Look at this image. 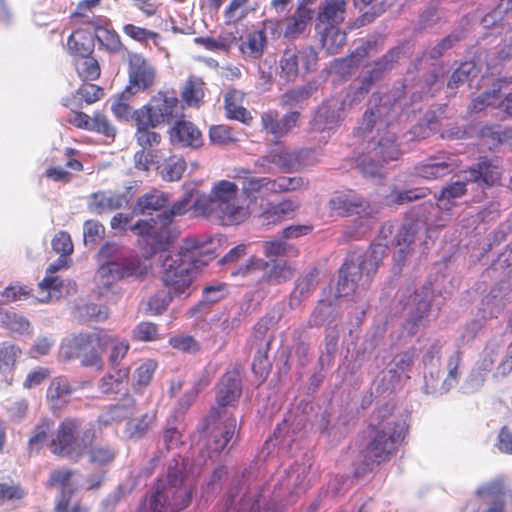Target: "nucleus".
<instances>
[{
    "instance_id": "f257e3e1",
    "label": "nucleus",
    "mask_w": 512,
    "mask_h": 512,
    "mask_svg": "<svg viewBox=\"0 0 512 512\" xmlns=\"http://www.w3.org/2000/svg\"><path fill=\"white\" fill-rule=\"evenodd\" d=\"M193 208L197 214L217 219L225 225L240 224L253 212L241 203L238 185L229 180L214 182L208 194L197 196Z\"/></svg>"
},
{
    "instance_id": "f03ea898",
    "label": "nucleus",
    "mask_w": 512,
    "mask_h": 512,
    "mask_svg": "<svg viewBox=\"0 0 512 512\" xmlns=\"http://www.w3.org/2000/svg\"><path fill=\"white\" fill-rule=\"evenodd\" d=\"M212 259V254L204 251L198 240H184L178 252L166 255L163 260L161 278L169 294H186L192 283L193 270Z\"/></svg>"
},
{
    "instance_id": "7ed1b4c3",
    "label": "nucleus",
    "mask_w": 512,
    "mask_h": 512,
    "mask_svg": "<svg viewBox=\"0 0 512 512\" xmlns=\"http://www.w3.org/2000/svg\"><path fill=\"white\" fill-rule=\"evenodd\" d=\"M320 154L314 150H303L298 153L280 152L271 156V161L286 168H292L296 164L301 166H310L319 161ZM269 161L264 158L256 162L253 171L240 168L236 177L242 181V191L250 202L258 197L264 198L271 194L277 193L276 179L269 177L250 176L252 173H268L270 167L267 165Z\"/></svg>"
},
{
    "instance_id": "20e7f679",
    "label": "nucleus",
    "mask_w": 512,
    "mask_h": 512,
    "mask_svg": "<svg viewBox=\"0 0 512 512\" xmlns=\"http://www.w3.org/2000/svg\"><path fill=\"white\" fill-rule=\"evenodd\" d=\"M111 349L109 359L117 363L126 355L129 344L125 340L113 338L104 332L79 334L61 345L60 354L65 359L80 358L85 366H97L101 362L104 347Z\"/></svg>"
},
{
    "instance_id": "39448f33",
    "label": "nucleus",
    "mask_w": 512,
    "mask_h": 512,
    "mask_svg": "<svg viewBox=\"0 0 512 512\" xmlns=\"http://www.w3.org/2000/svg\"><path fill=\"white\" fill-rule=\"evenodd\" d=\"M374 420L377 421L378 432L367 453L373 461L381 463L397 450L407 434L408 426L405 419L394 415L388 406L378 410Z\"/></svg>"
},
{
    "instance_id": "423d86ee",
    "label": "nucleus",
    "mask_w": 512,
    "mask_h": 512,
    "mask_svg": "<svg viewBox=\"0 0 512 512\" xmlns=\"http://www.w3.org/2000/svg\"><path fill=\"white\" fill-rule=\"evenodd\" d=\"M151 268L149 256L124 258L102 264L94 276L93 294L107 300L115 295V285L125 277H141Z\"/></svg>"
},
{
    "instance_id": "0eeeda50",
    "label": "nucleus",
    "mask_w": 512,
    "mask_h": 512,
    "mask_svg": "<svg viewBox=\"0 0 512 512\" xmlns=\"http://www.w3.org/2000/svg\"><path fill=\"white\" fill-rule=\"evenodd\" d=\"M191 198L192 194L187 193L183 199L174 203L172 207L166 208L161 214H158V218L161 221L160 224L154 219L151 220L153 224L149 221H139L131 226L130 229L146 237V243L151 246L153 253H156L158 250H165L171 237L167 223L174 217L185 214L192 207Z\"/></svg>"
},
{
    "instance_id": "6e6552de",
    "label": "nucleus",
    "mask_w": 512,
    "mask_h": 512,
    "mask_svg": "<svg viewBox=\"0 0 512 512\" xmlns=\"http://www.w3.org/2000/svg\"><path fill=\"white\" fill-rule=\"evenodd\" d=\"M190 500V485L183 481L180 471H170L167 486L153 495L151 508L154 512H177L187 507Z\"/></svg>"
},
{
    "instance_id": "1a4fd4ad",
    "label": "nucleus",
    "mask_w": 512,
    "mask_h": 512,
    "mask_svg": "<svg viewBox=\"0 0 512 512\" xmlns=\"http://www.w3.org/2000/svg\"><path fill=\"white\" fill-rule=\"evenodd\" d=\"M78 423L76 420L66 419L59 425L50 443L51 452L59 456L78 458L88 448L90 431L84 432L81 437L76 436Z\"/></svg>"
},
{
    "instance_id": "9d476101",
    "label": "nucleus",
    "mask_w": 512,
    "mask_h": 512,
    "mask_svg": "<svg viewBox=\"0 0 512 512\" xmlns=\"http://www.w3.org/2000/svg\"><path fill=\"white\" fill-rule=\"evenodd\" d=\"M178 98L174 92H158L148 104L135 111V121L142 125L158 126L170 122L177 109Z\"/></svg>"
},
{
    "instance_id": "9b49d317",
    "label": "nucleus",
    "mask_w": 512,
    "mask_h": 512,
    "mask_svg": "<svg viewBox=\"0 0 512 512\" xmlns=\"http://www.w3.org/2000/svg\"><path fill=\"white\" fill-rule=\"evenodd\" d=\"M67 45L76 56L74 64L79 77L84 81L96 80L100 76V67L90 56L93 47L91 37L84 31H76L69 37Z\"/></svg>"
},
{
    "instance_id": "f8f14e48",
    "label": "nucleus",
    "mask_w": 512,
    "mask_h": 512,
    "mask_svg": "<svg viewBox=\"0 0 512 512\" xmlns=\"http://www.w3.org/2000/svg\"><path fill=\"white\" fill-rule=\"evenodd\" d=\"M385 252V247L381 244L374 245L371 250V255L368 261H363L360 266L353 263H345L340 270V278L335 292V298L348 296L355 291L356 281L360 279L362 273L369 276L377 269L376 259L382 256Z\"/></svg>"
},
{
    "instance_id": "ddd939ff",
    "label": "nucleus",
    "mask_w": 512,
    "mask_h": 512,
    "mask_svg": "<svg viewBox=\"0 0 512 512\" xmlns=\"http://www.w3.org/2000/svg\"><path fill=\"white\" fill-rule=\"evenodd\" d=\"M128 63L129 84L126 87V93L134 95L149 89L156 78L155 67L142 55L132 52L128 54Z\"/></svg>"
},
{
    "instance_id": "4468645a",
    "label": "nucleus",
    "mask_w": 512,
    "mask_h": 512,
    "mask_svg": "<svg viewBox=\"0 0 512 512\" xmlns=\"http://www.w3.org/2000/svg\"><path fill=\"white\" fill-rule=\"evenodd\" d=\"M317 61V53L311 47L300 50L289 48L283 53L280 67L286 78L291 80L300 74L313 70L317 65Z\"/></svg>"
},
{
    "instance_id": "2eb2a0df",
    "label": "nucleus",
    "mask_w": 512,
    "mask_h": 512,
    "mask_svg": "<svg viewBox=\"0 0 512 512\" xmlns=\"http://www.w3.org/2000/svg\"><path fill=\"white\" fill-rule=\"evenodd\" d=\"M217 416L212 415V421L208 429L212 440V449L221 451L232 439L236 430V419L230 415L215 411Z\"/></svg>"
},
{
    "instance_id": "dca6fc26",
    "label": "nucleus",
    "mask_w": 512,
    "mask_h": 512,
    "mask_svg": "<svg viewBox=\"0 0 512 512\" xmlns=\"http://www.w3.org/2000/svg\"><path fill=\"white\" fill-rule=\"evenodd\" d=\"M129 200L130 198L126 193L101 190L89 197L87 205L90 212L103 214L121 209L129 203Z\"/></svg>"
},
{
    "instance_id": "f3484780",
    "label": "nucleus",
    "mask_w": 512,
    "mask_h": 512,
    "mask_svg": "<svg viewBox=\"0 0 512 512\" xmlns=\"http://www.w3.org/2000/svg\"><path fill=\"white\" fill-rule=\"evenodd\" d=\"M66 265V260L61 256L55 263L49 265L46 270L45 278L39 283L36 299L39 302L46 303L61 296V281L55 273Z\"/></svg>"
},
{
    "instance_id": "a211bd4d",
    "label": "nucleus",
    "mask_w": 512,
    "mask_h": 512,
    "mask_svg": "<svg viewBox=\"0 0 512 512\" xmlns=\"http://www.w3.org/2000/svg\"><path fill=\"white\" fill-rule=\"evenodd\" d=\"M68 122L78 128L102 133L107 137L115 135L114 127L109 123L106 116L96 113L93 117L82 112H72L68 118Z\"/></svg>"
},
{
    "instance_id": "6ab92c4d",
    "label": "nucleus",
    "mask_w": 512,
    "mask_h": 512,
    "mask_svg": "<svg viewBox=\"0 0 512 512\" xmlns=\"http://www.w3.org/2000/svg\"><path fill=\"white\" fill-rule=\"evenodd\" d=\"M171 140L182 147L199 148L203 144L200 130L186 120H180L171 129Z\"/></svg>"
},
{
    "instance_id": "aec40b11",
    "label": "nucleus",
    "mask_w": 512,
    "mask_h": 512,
    "mask_svg": "<svg viewBox=\"0 0 512 512\" xmlns=\"http://www.w3.org/2000/svg\"><path fill=\"white\" fill-rule=\"evenodd\" d=\"M299 121V113L291 112L278 120V115L274 111L266 112L262 115L263 128L271 133L275 138H280L288 134L295 128Z\"/></svg>"
},
{
    "instance_id": "412c9836",
    "label": "nucleus",
    "mask_w": 512,
    "mask_h": 512,
    "mask_svg": "<svg viewBox=\"0 0 512 512\" xmlns=\"http://www.w3.org/2000/svg\"><path fill=\"white\" fill-rule=\"evenodd\" d=\"M240 381V375L236 371L228 372L223 376L216 394V403L220 408L233 404L240 397Z\"/></svg>"
},
{
    "instance_id": "4be33fe9",
    "label": "nucleus",
    "mask_w": 512,
    "mask_h": 512,
    "mask_svg": "<svg viewBox=\"0 0 512 512\" xmlns=\"http://www.w3.org/2000/svg\"><path fill=\"white\" fill-rule=\"evenodd\" d=\"M375 156L383 158L384 161L396 160L400 155V149L395 142V135L382 123L377 124V135L373 136Z\"/></svg>"
},
{
    "instance_id": "5701e85b",
    "label": "nucleus",
    "mask_w": 512,
    "mask_h": 512,
    "mask_svg": "<svg viewBox=\"0 0 512 512\" xmlns=\"http://www.w3.org/2000/svg\"><path fill=\"white\" fill-rule=\"evenodd\" d=\"M345 0H324L319 5L317 27L321 31L322 25H339L346 16Z\"/></svg>"
},
{
    "instance_id": "b1692460",
    "label": "nucleus",
    "mask_w": 512,
    "mask_h": 512,
    "mask_svg": "<svg viewBox=\"0 0 512 512\" xmlns=\"http://www.w3.org/2000/svg\"><path fill=\"white\" fill-rule=\"evenodd\" d=\"M458 166L452 157L430 158L415 168L416 174L425 179H436L452 172Z\"/></svg>"
},
{
    "instance_id": "393cba45",
    "label": "nucleus",
    "mask_w": 512,
    "mask_h": 512,
    "mask_svg": "<svg viewBox=\"0 0 512 512\" xmlns=\"http://www.w3.org/2000/svg\"><path fill=\"white\" fill-rule=\"evenodd\" d=\"M313 10L306 5H299L284 24V36L295 39L302 35L313 18Z\"/></svg>"
},
{
    "instance_id": "a878e982",
    "label": "nucleus",
    "mask_w": 512,
    "mask_h": 512,
    "mask_svg": "<svg viewBox=\"0 0 512 512\" xmlns=\"http://www.w3.org/2000/svg\"><path fill=\"white\" fill-rule=\"evenodd\" d=\"M500 107L507 116H512V93L501 100L499 91L485 92L473 100L472 109L476 112L482 111L485 107Z\"/></svg>"
},
{
    "instance_id": "bb28decb",
    "label": "nucleus",
    "mask_w": 512,
    "mask_h": 512,
    "mask_svg": "<svg viewBox=\"0 0 512 512\" xmlns=\"http://www.w3.org/2000/svg\"><path fill=\"white\" fill-rule=\"evenodd\" d=\"M244 94L237 90L228 92L225 96V109L228 118L239 120L248 124L252 117L250 113L242 106Z\"/></svg>"
},
{
    "instance_id": "cd10ccee",
    "label": "nucleus",
    "mask_w": 512,
    "mask_h": 512,
    "mask_svg": "<svg viewBox=\"0 0 512 512\" xmlns=\"http://www.w3.org/2000/svg\"><path fill=\"white\" fill-rule=\"evenodd\" d=\"M167 202L166 194L153 191L138 199L134 211L140 214H152V212L157 211L161 214L166 209Z\"/></svg>"
},
{
    "instance_id": "c85d7f7f",
    "label": "nucleus",
    "mask_w": 512,
    "mask_h": 512,
    "mask_svg": "<svg viewBox=\"0 0 512 512\" xmlns=\"http://www.w3.org/2000/svg\"><path fill=\"white\" fill-rule=\"evenodd\" d=\"M340 114L336 111V104L328 102L319 108L313 120V128L319 131L332 130L339 122Z\"/></svg>"
},
{
    "instance_id": "c756f323",
    "label": "nucleus",
    "mask_w": 512,
    "mask_h": 512,
    "mask_svg": "<svg viewBox=\"0 0 512 512\" xmlns=\"http://www.w3.org/2000/svg\"><path fill=\"white\" fill-rule=\"evenodd\" d=\"M464 178L467 181L482 182L489 186L500 179V171L496 166H492L490 163L481 162L478 165V169H470L465 172Z\"/></svg>"
},
{
    "instance_id": "7c9ffc66",
    "label": "nucleus",
    "mask_w": 512,
    "mask_h": 512,
    "mask_svg": "<svg viewBox=\"0 0 512 512\" xmlns=\"http://www.w3.org/2000/svg\"><path fill=\"white\" fill-rule=\"evenodd\" d=\"M267 39L263 31H254L247 35L240 45V51L249 58H259L266 47Z\"/></svg>"
},
{
    "instance_id": "2f4dec72",
    "label": "nucleus",
    "mask_w": 512,
    "mask_h": 512,
    "mask_svg": "<svg viewBox=\"0 0 512 512\" xmlns=\"http://www.w3.org/2000/svg\"><path fill=\"white\" fill-rule=\"evenodd\" d=\"M88 455L91 463L95 465H106L111 463L115 457V450L103 444L94 443V434L90 433L88 438Z\"/></svg>"
},
{
    "instance_id": "473e14b6",
    "label": "nucleus",
    "mask_w": 512,
    "mask_h": 512,
    "mask_svg": "<svg viewBox=\"0 0 512 512\" xmlns=\"http://www.w3.org/2000/svg\"><path fill=\"white\" fill-rule=\"evenodd\" d=\"M22 351L14 344L4 342L0 344V373L4 376L11 374L21 357Z\"/></svg>"
},
{
    "instance_id": "72a5a7b5",
    "label": "nucleus",
    "mask_w": 512,
    "mask_h": 512,
    "mask_svg": "<svg viewBox=\"0 0 512 512\" xmlns=\"http://www.w3.org/2000/svg\"><path fill=\"white\" fill-rule=\"evenodd\" d=\"M323 31L321 41L328 53H335L346 42V34L341 31L338 25H322Z\"/></svg>"
},
{
    "instance_id": "f704fd0d",
    "label": "nucleus",
    "mask_w": 512,
    "mask_h": 512,
    "mask_svg": "<svg viewBox=\"0 0 512 512\" xmlns=\"http://www.w3.org/2000/svg\"><path fill=\"white\" fill-rule=\"evenodd\" d=\"M70 393L71 388L68 380L59 377L51 381L47 390V398L53 406H58L68 400Z\"/></svg>"
},
{
    "instance_id": "c9c22d12",
    "label": "nucleus",
    "mask_w": 512,
    "mask_h": 512,
    "mask_svg": "<svg viewBox=\"0 0 512 512\" xmlns=\"http://www.w3.org/2000/svg\"><path fill=\"white\" fill-rule=\"evenodd\" d=\"M185 169L186 162L184 159L172 156L162 164L160 174L166 181H177L182 177Z\"/></svg>"
},
{
    "instance_id": "e433bc0d",
    "label": "nucleus",
    "mask_w": 512,
    "mask_h": 512,
    "mask_svg": "<svg viewBox=\"0 0 512 512\" xmlns=\"http://www.w3.org/2000/svg\"><path fill=\"white\" fill-rule=\"evenodd\" d=\"M465 192V184L462 181H456L452 185L445 187L438 198V208L449 211L454 206V200L461 197Z\"/></svg>"
},
{
    "instance_id": "4c0bfd02",
    "label": "nucleus",
    "mask_w": 512,
    "mask_h": 512,
    "mask_svg": "<svg viewBox=\"0 0 512 512\" xmlns=\"http://www.w3.org/2000/svg\"><path fill=\"white\" fill-rule=\"evenodd\" d=\"M204 96L203 82L199 78H190L183 90L182 98L188 106H198Z\"/></svg>"
},
{
    "instance_id": "58836bf2",
    "label": "nucleus",
    "mask_w": 512,
    "mask_h": 512,
    "mask_svg": "<svg viewBox=\"0 0 512 512\" xmlns=\"http://www.w3.org/2000/svg\"><path fill=\"white\" fill-rule=\"evenodd\" d=\"M153 421L154 415L148 413L130 419L126 424V433L131 438H140L150 429Z\"/></svg>"
},
{
    "instance_id": "ea45409f",
    "label": "nucleus",
    "mask_w": 512,
    "mask_h": 512,
    "mask_svg": "<svg viewBox=\"0 0 512 512\" xmlns=\"http://www.w3.org/2000/svg\"><path fill=\"white\" fill-rule=\"evenodd\" d=\"M333 210H338L339 213H361L364 212L366 214H370L371 212H366L369 209V205H363L362 202L357 201L356 199H350L347 196H339L331 200L330 202Z\"/></svg>"
},
{
    "instance_id": "a19ab883",
    "label": "nucleus",
    "mask_w": 512,
    "mask_h": 512,
    "mask_svg": "<svg viewBox=\"0 0 512 512\" xmlns=\"http://www.w3.org/2000/svg\"><path fill=\"white\" fill-rule=\"evenodd\" d=\"M2 324L10 331L25 335L30 334L32 329L29 321L14 312H7L1 317Z\"/></svg>"
},
{
    "instance_id": "79ce46f5",
    "label": "nucleus",
    "mask_w": 512,
    "mask_h": 512,
    "mask_svg": "<svg viewBox=\"0 0 512 512\" xmlns=\"http://www.w3.org/2000/svg\"><path fill=\"white\" fill-rule=\"evenodd\" d=\"M130 96L129 93H126L125 89L111 104L113 115L120 121L129 120L132 115L135 117V112H132V108L127 102Z\"/></svg>"
},
{
    "instance_id": "37998d69",
    "label": "nucleus",
    "mask_w": 512,
    "mask_h": 512,
    "mask_svg": "<svg viewBox=\"0 0 512 512\" xmlns=\"http://www.w3.org/2000/svg\"><path fill=\"white\" fill-rule=\"evenodd\" d=\"M137 132L136 138L138 144L145 148H150L156 146L160 143L161 136L160 134L150 130V128H154L152 125H142L139 121H136Z\"/></svg>"
},
{
    "instance_id": "c03bdc74",
    "label": "nucleus",
    "mask_w": 512,
    "mask_h": 512,
    "mask_svg": "<svg viewBox=\"0 0 512 512\" xmlns=\"http://www.w3.org/2000/svg\"><path fill=\"white\" fill-rule=\"evenodd\" d=\"M500 347L501 343L498 340H491L487 343L481 354V359L477 363L479 370L484 372H489L491 370Z\"/></svg>"
},
{
    "instance_id": "a18cd8bd",
    "label": "nucleus",
    "mask_w": 512,
    "mask_h": 512,
    "mask_svg": "<svg viewBox=\"0 0 512 512\" xmlns=\"http://www.w3.org/2000/svg\"><path fill=\"white\" fill-rule=\"evenodd\" d=\"M95 35L98 41L106 46L109 50H120L122 43L120 41L119 35L115 31L99 27L96 29Z\"/></svg>"
},
{
    "instance_id": "49530a36",
    "label": "nucleus",
    "mask_w": 512,
    "mask_h": 512,
    "mask_svg": "<svg viewBox=\"0 0 512 512\" xmlns=\"http://www.w3.org/2000/svg\"><path fill=\"white\" fill-rule=\"evenodd\" d=\"M308 181L303 179L302 177H286L282 176L276 179V190L277 193L288 192V191H296L300 189L307 188Z\"/></svg>"
},
{
    "instance_id": "de8ad7c7",
    "label": "nucleus",
    "mask_w": 512,
    "mask_h": 512,
    "mask_svg": "<svg viewBox=\"0 0 512 512\" xmlns=\"http://www.w3.org/2000/svg\"><path fill=\"white\" fill-rule=\"evenodd\" d=\"M127 378V372L119 371L117 373V377L115 378L113 375H108L103 377L99 383V388L103 393H112L119 392L124 385V382Z\"/></svg>"
},
{
    "instance_id": "09e8293b",
    "label": "nucleus",
    "mask_w": 512,
    "mask_h": 512,
    "mask_svg": "<svg viewBox=\"0 0 512 512\" xmlns=\"http://www.w3.org/2000/svg\"><path fill=\"white\" fill-rule=\"evenodd\" d=\"M51 422L48 419H42L35 427L28 445L30 449H39L47 439V434L51 429Z\"/></svg>"
},
{
    "instance_id": "8fccbe9b",
    "label": "nucleus",
    "mask_w": 512,
    "mask_h": 512,
    "mask_svg": "<svg viewBox=\"0 0 512 512\" xmlns=\"http://www.w3.org/2000/svg\"><path fill=\"white\" fill-rule=\"evenodd\" d=\"M123 32L125 35L138 42H143L148 39L155 41L159 38V35L157 33L133 24L124 25Z\"/></svg>"
},
{
    "instance_id": "3c124183",
    "label": "nucleus",
    "mask_w": 512,
    "mask_h": 512,
    "mask_svg": "<svg viewBox=\"0 0 512 512\" xmlns=\"http://www.w3.org/2000/svg\"><path fill=\"white\" fill-rule=\"evenodd\" d=\"M52 247L61 256L71 254L73 252V243L70 235L65 231L58 232L52 239Z\"/></svg>"
},
{
    "instance_id": "603ef678",
    "label": "nucleus",
    "mask_w": 512,
    "mask_h": 512,
    "mask_svg": "<svg viewBox=\"0 0 512 512\" xmlns=\"http://www.w3.org/2000/svg\"><path fill=\"white\" fill-rule=\"evenodd\" d=\"M25 496V491L18 485L0 483V504L20 500Z\"/></svg>"
},
{
    "instance_id": "864d4df0",
    "label": "nucleus",
    "mask_w": 512,
    "mask_h": 512,
    "mask_svg": "<svg viewBox=\"0 0 512 512\" xmlns=\"http://www.w3.org/2000/svg\"><path fill=\"white\" fill-rule=\"evenodd\" d=\"M50 376V370L45 367H36L31 370L24 382L23 387L25 389H32L38 385H40L44 380H46Z\"/></svg>"
},
{
    "instance_id": "5fc2aeb1",
    "label": "nucleus",
    "mask_w": 512,
    "mask_h": 512,
    "mask_svg": "<svg viewBox=\"0 0 512 512\" xmlns=\"http://www.w3.org/2000/svg\"><path fill=\"white\" fill-rule=\"evenodd\" d=\"M458 365H459V356L454 354L449 359L448 373H447V376L444 379L443 384L440 388L441 391H444V392L448 391L457 383Z\"/></svg>"
},
{
    "instance_id": "6e6d98bb",
    "label": "nucleus",
    "mask_w": 512,
    "mask_h": 512,
    "mask_svg": "<svg viewBox=\"0 0 512 512\" xmlns=\"http://www.w3.org/2000/svg\"><path fill=\"white\" fill-rule=\"evenodd\" d=\"M135 402L130 396L123 398L113 409V418L125 419L134 414Z\"/></svg>"
},
{
    "instance_id": "4d7b16f0",
    "label": "nucleus",
    "mask_w": 512,
    "mask_h": 512,
    "mask_svg": "<svg viewBox=\"0 0 512 512\" xmlns=\"http://www.w3.org/2000/svg\"><path fill=\"white\" fill-rule=\"evenodd\" d=\"M209 137L211 142L219 145L226 144L235 140V138L232 136L230 128L224 125L211 127Z\"/></svg>"
},
{
    "instance_id": "13d9d810",
    "label": "nucleus",
    "mask_w": 512,
    "mask_h": 512,
    "mask_svg": "<svg viewBox=\"0 0 512 512\" xmlns=\"http://www.w3.org/2000/svg\"><path fill=\"white\" fill-rule=\"evenodd\" d=\"M134 338L139 341H154L158 338L157 327L152 323L142 322L136 326Z\"/></svg>"
},
{
    "instance_id": "bf43d9fd",
    "label": "nucleus",
    "mask_w": 512,
    "mask_h": 512,
    "mask_svg": "<svg viewBox=\"0 0 512 512\" xmlns=\"http://www.w3.org/2000/svg\"><path fill=\"white\" fill-rule=\"evenodd\" d=\"M318 283V271L316 269L310 270L302 279L299 280L296 286V291L304 296L313 290Z\"/></svg>"
},
{
    "instance_id": "052dcab7",
    "label": "nucleus",
    "mask_w": 512,
    "mask_h": 512,
    "mask_svg": "<svg viewBox=\"0 0 512 512\" xmlns=\"http://www.w3.org/2000/svg\"><path fill=\"white\" fill-rule=\"evenodd\" d=\"M78 94L86 103L91 104L103 96V90L95 84L85 83L79 88Z\"/></svg>"
},
{
    "instance_id": "680f3d73",
    "label": "nucleus",
    "mask_w": 512,
    "mask_h": 512,
    "mask_svg": "<svg viewBox=\"0 0 512 512\" xmlns=\"http://www.w3.org/2000/svg\"><path fill=\"white\" fill-rule=\"evenodd\" d=\"M156 369V363L154 361H147L141 364L135 372V378L139 385H147Z\"/></svg>"
},
{
    "instance_id": "e2e57ef3",
    "label": "nucleus",
    "mask_w": 512,
    "mask_h": 512,
    "mask_svg": "<svg viewBox=\"0 0 512 512\" xmlns=\"http://www.w3.org/2000/svg\"><path fill=\"white\" fill-rule=\"evenodd\" d=\"M195 42L203 45L206 49L211 50V51H218V50L226 51L229 48L230 43H231V41L229 39H226L223 37H219L218 39L210 38V37H206V38L200 37V38H195Z\"/></svg>"
},
{
    "instance_id": "0e129e2a",
    "label": "nucleus",
    "mask_w": 512,
    "mask_h": 512,
    "mask_svg": "<svg viewBox=\"0 0 512 512\" xmlns=\"http://www.w3.org/2000/svg\"><path fill=\"white\" fill-rule=\"evenodd\" d=\"M170 344L183 352H196L199 348L197 342L191 336L186 335L171 338Z\"/></svg>"
},
{
    "instance_id": "69168bd1",
    "label": "nucleus",
    "mask_w": 512,
    "mask_h": 512,
    "mask_svg": "<svg viewBox=\"0 0 512 512\" xmlns=\"http://www.w3.org/2000/svg\"><path fill=\"white\" fill-rule=\"evenodd\" d=\"M156 153L145 152L144 150L139 151L134 156L135 167L138 170L149 171L152 166L155 165Z\"/></svg>"
},
{
    "instance_id": "338daca9",
    "label": "nucleus",
    "mask_w": 512,
    "mask_h": 512,
    "mask_svg": "<svg viewBox=\"0 0 512 512\" xmlns=\"http://www.w3.org/2000/svg\"><path fill=\"white\" fill-rule=\"evenodd\" d=\"M29 403L26 399H18L13 402L7 409L9 417L13 421H21L28 412Z\"/></svg>"
},
{
    "instance_id": "774afa93",
    "label": "nucleus",
    "mask_w": 512,
    "mask_h": 512,
    "mask_svg": "<svg viewBox=\"0 0 512 512\" xmlns=\"http://www.w3.org/2000/svg\"><path fill=\"white\" fill-rule=\"evenodd\" d=\"M293 275L292 269L286 263H277L273 266L269 273V278L272 281L281 283L290 279Z\"/></svg>"
}]
</instances>
